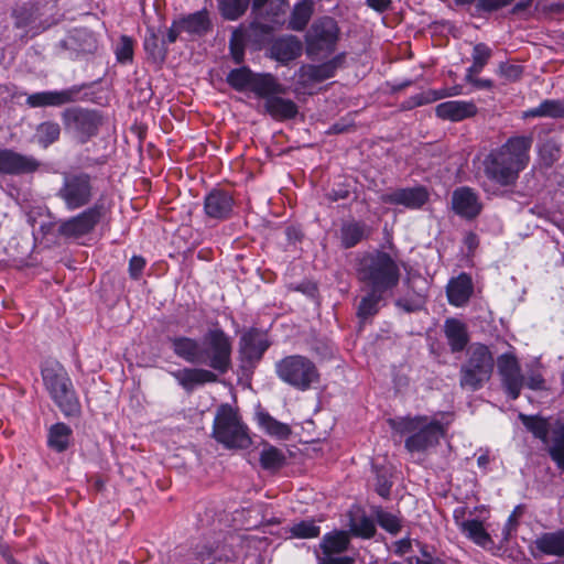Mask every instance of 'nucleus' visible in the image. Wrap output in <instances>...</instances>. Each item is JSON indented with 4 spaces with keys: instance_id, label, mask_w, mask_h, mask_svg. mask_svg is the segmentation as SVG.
Instances as JSON below:
<instances>
[{
    "instance_id": "f3484780",
    "label": "nucleus",
    "mask_w": 564,
    "mask_h": 564,
    "mask_svg": "<svg viewBox=\"0 0 564 564\" xmlns=\"http://www.w3.org/2000/svg\"><path fill=\"white\" fill-rule=\"evenodd\" d=\"M80 90L82 87L73 86L63 90L35 93L28 97L26 104L32 108L61 107L75 102Z\"/></svg>"
},
{
    "instance_id": "412c9836",
    "label": "nucleus",
    "mask_w": 564,
    "mask_h": 564,
    "mask_svg": "<svg viewBox=\"0 0 564 564\" xmlns=\"http://www.w3.org/2000/svg\"><path fill=\"white\" fill-rule=\"evenodd\" d=\"M436 116L443 120L462 121L477 113V107L473 101L449 100L435 108Z\"/></svg>"
},
{
    "instance_id": "13d9d810",
    "label": "nucleus",
    "mask_w": 564,
    "mask_h": 564,
    "mask_svg": "<svg viewBox=\"0 0 564 564\" xmlns=\"http://www.w3.org/2000/svg\"><path fill=\"white\" fill-rule=\"evenodd\" d=\"M491 56V50L484 43H478L473 50V62L485 66Z\"/></svg>"
},
{
    "instance_id": "a18cd8bd",
    "label": "nucleus",
    "mask_w": 564,
    "mask_h": 564,
    "mask_svg": "<svg viewBox=\"0 0 564 564\" xmlns=\"http://www.w3.org/2000/svg\"><path fill=\"white\" fill-rule=\"evenodd\" d=\"M254 74L247 67L236 68L227 75V83L236 90L250 89Z\"/></svg>"
},
{
    "instance_id": "4468645a",
    "label": "nucleus",
    "mask_w": 564,
    "mask_h": 564,
    "mask_svg": "<svg viewBox=\"0 0 564 564\" xmlns=\"http://www.w3.org/2000/svg\"><path fill=\"white\" fill-rule=\"evenodd\" d=\"M452 208L459 217L474 220L480 215L482 203L475 189L462 186L452 193Z\"/></svg>"
},
{
    "instance_id": "338daca9",
    "label": "nucleus",
    "mask_w": 564,
    "mask_h": 564,
    "mask_svg": "<svg viewBox=\"0 0 564 564\" xmlns=\"http://www.w3.org/2000/svg\"><path fill=\"white\" fill-rule=\"evenodd\" d=\"M438 99V96L435 93L420 94L413 97L415 106H422L424 104H429Z\"/></svg>"
},
{
    "instance_id": "f257e3e1",
    "label": "nucleus",
    "mask_w": 564,
    "mask_h": 564,
    "mask_svg": "<svg viewBox=\"0 0 564 564\" xmlns=\"http://www.w3.org/2000/svg\"><path fill=\"white\" fill-rule=\"evenodd\" d=\"M531 137H512L499 149L492 150L484 160V173L488 180L511 186L529 162Z\"/></svg>"
},
{
    "instance_id": "4d7b16f0",
    "label": "nucleus",
    "mask_w": 564,
    "mask_h": 564,
    "mask_svg": "<svg viewBox=\"0 0 564 564\" xmlns=\"http://www.w3.org/2000/svg\"><path fill=\"white\" fill-rule=\"evenodd\" d=\"M513 0H479L476 9L482 12H494L510 6Z\"/></svg>"
},
{
    "instance_id": "1a4fd4ad",
    "label": "nucleus",
    "mask_w": 564,
    "mask_h": 564,
    "mask_svg": "<svg viewBox=\"0 0 564 564\" xmlns=\"http://www.w3.org/2000/svg\"><path fill=\"white\" fill-rule=\"evenodd\" d=\"M55 195L68 210L85 207L94 196L93 178L84 172L64 173L62 185Z\"/></svg>"
},
{
    "instance_id": "4be33fe9",
    "label": "nucleus",
    "mask_w": 564,
    "mask_h": 564,
    "mask_svg": "<svg viewBox=\"0 0 564 564\" xmlns=\"http://www.w3.org/2000/svg\"><path fill=\"white\" fill-rule=\"evenodd\" d=\"M473 292V281L466 273H462L458 276L453 278L446 286V294L449 304L457 307L467 304Z\"/></svg>"
},
{
    "instance_id": "a19ab883",
    "label": "nucleus",
    "mask_w": 564,
    "mask_h": 564,
    "mask_svg": "<svg viewBox=\"0 0 564 564\" xmlns=\"http://www.w3.org/2000/svg\"><path fill=\"white\" fill-rule=\"evenodd\" d=\"M372 514L378 524L390 534H398L402 529V520L397 514L383 510L381 507H372Z\"/></svg>"
},
{
    "instance_id": "7c9ffc66",
    "label": "nucleus",
    "mask_w": 564,
    "mask_h": 564,
    "mask_svg": "<svg viewBox=\"0 0 564 564\" xmlns=\"http://www.w3.org/2000/svg\"><path fill=\"white\" fill-rule=\"evenodd\" d=\"M314 12L313 0H302L292 10L288 28L293 31H303Z\"/></svg>"
},
{
    "instance_id": "39448f33",
    "label": "nucleus",
    "mask_w": 564,
    "mask_h": 564,
    "mask_svg": "<svg viewBox=\"0 0 564 564\" xmlns=\"http://www.w3.org/2000/svg\"><path fill=\"white\" fill-rule=\"evenodd\" d=\"M213 437L227 448L245 449L251 445L248 427L238 411L229 404H221L216 412Z\"/></svg>"
},
{
    "instance_id": "4c0bfd02",
    "label": "nucleus",
    "mask_w": 564,
    "mask_h": 564,
    "mask_svg": "<svg viewBox=\"0 0 564 564\" xmlns=\"http://www.w3.org/2000/svg\"><path fill=\"white\" fill-rule=\"evenodd\" d=\"M460 529L470 540L480 546L486 547L492 543L490 535L479 520L473 519L463 521Z\"/></svg>"
},
{
    "instance_id": "f8f14e48",
    "label": "nucleus",
    "mask_w": 564,
    "mask_h": 564,
    "mask_svg": "<svg viewBox=\"0 0 564 564\" xmlns=\"http://www.w3.org/2000/svg\"><path fill=\"white\" fill-rule=\"evenodd\" d=\"M337 22L330 17L315 21L306 33L307 55H318L322 52H333L338 40Z\"/></svg>"
},
{
    "instance_id": "49530a36",
    "label": "nucleus",
    "mask_w": 564,
    "mask_h": 564,
    "mask_svg": "<svg viewBox=\"0 0 564 564\" xmlns=\"http://www.w3.org/2000/svg\"><path fill=\"white\" fill-rule=\"evenodd\" d=\"M250 44L248 37L242 32V28L236 29L229 41V48L232 59L236 64H241L245 58V47Z\"/></svg>"
},
{
    "instance_id": "774afa93",
    "label": "nucleus",
    "mask_w": 564,
    "mask_h": 564,
    "mask_svg": "<svg viewBox=\"0 0 564 564\" xmlns=\"http://www.w3.org/2000/svg\"><path fill=\"white\" fill-rule=\"evenodd\" d=\"M183 29L180 28V21L174 22L172 26L166 32V41L167 43H174Z\"/></svg>"
},
{
    "instance_id": "e433bc0d",
    "label": "nucleus",
    "mask_w": 564,
    "mask_h": 564,
    "mask_svg": "<svg viewBox=\"0 0 564 564\" xmlns=\"http://www.w3.org/2000/svg\"><path fill=\"white\" fill-rule=\"evenodd\" d=\"M72 430L64 423H56L51 426L48 432V446L61 453L67 449Z\"/></svg>"
},
{
    "instance_id": "8fccbe9b",
    "label": "nucleus",
    "mask_w": 564,
    "mask_h": 564,
    "mask_svg": "<svg viewBox=\"0 0 564 564\" xmlns=\"http://www.w3.org/2000/svg\"><path fill=\"white\" fill-rule=\"evenodd\" d=\"M249 2L250 0H220L219 8L225 19L237 20L246 12Z\"/></svg>"
},
{
    "instance_id": "6e6d98bb",
    "label": "nucleus",
    "mask_w": 564,
    "mask_h": 564,
    "mask_svg": "<svg viewBox=\"0 0 564 564\" xmlns=\"http://www.w3.org/2000/svg\"><path fill=\"white\" fill-rule=\"evenodd\" d=\"M499 73L506 79H508L510 82H516L521 77V75L523 73V68H522V66L517 65V64L501 63L499 65Z\"/></svg>"
},
{
    "instance_id": "ea45409f",
    "label": "nucleus",
    "mask_w": 564,
    "mask_h": 564,
    "mask_svg": "<svg viewBox=\"0 0 564 564\" xmlns=\"http://www.w3.org/2000/svg\"><path fill=\"white\" fill-rule=\"evenodd\" d=\"M242 32L248 37L249 43L259 48L270 40L273 28L269 24L253 22L249 26L242 28Z\"/></svg>"
},
{
    "instance_id": "a878e982",
    "label": "nucleus",
    "mask_w": 564,
    "mask_h": 564,
    "mask_svg": "<svg viewBox=\"0 0 564 564\" xmlns=\"http://www.w3.org/2000/svg\"><path fill=\"white\" fill-rule=\"evenodd\" d=\"M444 333L453 352L463 351L468 341L467 326L457 318H447L444 324Z\"/></svg>"
},
{
    "instance_id": "052dcab7",
    "label": "nucleus",
    "mask_w": 564,
    "mask_h": 564,
    "mask_svg": "<svg viewBox=\"0 0 564 564\" xmlns=\"http://www.w3.org/2000/svg\"><path fill=\"white\" fill-rule=\"evenodd\" d=\"M145 265V261L142 257H132L129 262V273L134 280L139 279Z\"/></svg>"
},
{
    "instance_id": "aec40b11",
    "label": "nucleus",
    "mask_w": 564,
    "mask_h": 564,
    "mask_svg": "<svg viewBox=\"0 0 564 564\" xmlns=\"http://www.w3.org/2000/svg\"><path fill=\"white\" fill-rule=\"evenodd\" d=\"M344 61L343 55H338L330 61H327L319 65L306 64L303 65L299 70V83L302 86H308L314 83H321L328 78H332L337 68Z\"/></svg>"
},
{
    "instance_id": "423d86ee",
    "label": "nucleus",
    "mask_w": 564,
    "mask_h": 564,
    "mask_svg": "<svg viewBox=\"0 0 564 564\" xmlns=\"http://www.w3.org/2000/svg\"><path fill=\"white\" fill-rule=\"evenodd\" d=\"M494 367L495 360L489 348L480 343L473 344L460 368V387L470 391L479 390L490 380Z\"/></svg>"
},
{
    "instance_id": "3c124183",
    "label": "nucleus",
    "mask_w": 564,
    "mask_h": 564,
    "mask_svg": "<svg viewBox=\"0 0 564 564\" xmlns=\"http://www.w3.org/2000/svg\"><path fill=\"white\" fill-rule=\"evenodd\" d=\"M549 455L556 466L564 471V423L555 432L553 444L549 447Z\"/></svg>"
},
{
    "instance_id": "de8ad7c7",
    "label": "nucleus",
    "mask_w": 564,
    "mask_h": 564,
    "mask_svg": "<svg viewBox=\"0 0 564 564\" xmlns=\"http://www.w3.org/2000/svg\"><path fill=\"white\" fill-rule=\"evenodd\" d=\"M365 237V226L351 223L341 227V243L345 248H352Z\"/></svg>"
},
{
    "instance_id": "680f3d73",
    "label": "nucleus",
    "mask_w": 564,
    "mask_h": 564,
    "mask_svg": "<svg viewBox=\"0 0 564 564\" xmlns=\"http://www.w3.org/2000/svg\"><path fill=\"white\" fill-rule=\"evenodd\" d=\"M391 482L387 479L386 476L379 475L377 477L376 491L382 498H388L390 496Z\"/></svg>"
},
{
    "instance_id": "7ed1b4c3",
    "label": "nucleus",
    "mask_w": 564,
    "mask_h": 564,
    "mask_svg": "<svg viewBox=\"0 0 564 564\" xmlns=\"http://www.w3.org/2000/svg\"><path fill=\"white\" fill-rule=\"evenodd\" d=\"M391 427L400 434H410L404 442L410 453H421L435 447L445 435L444 426L438 421L427 422L426 417L390 420Z\"/></svg>"
},
{
    "instance_id": "58836bf2",
    "label": "nucleus",
    "mask_w": 564,
    "mask_h": 564,
    "mask_svg": "<svg viewBox=\"0 0 564 564\" xmlns=\"http://www.w3.org/2000/svg\"><path fill=\"white\" fill-rule=\"evenodd\" d=\"M519 419L528 431H530L534 437L546 443L550 433V422L545 417L520 414Z\"/></svg>"
},
{
    "instance_id": "69168bd1",
    "label": "nucleus",
    "mask_w": 564,
    "mask_h": 564,
    "mask_svg": "<svg viewBox=\"0 0 564 564\" xmlns=\"http://www.w3.org/2000/svg\"><path fill=\"white\" fill-rule=\"evenodd\" d=\"M517 524H518V521H517V509L509 516L508 518V521L506 523V527L503 529V533H505V540H508L511 532L513 530H516L517 528Z\"/></svg>"
},
{
    "instance_id": "ddd939ff",
    "label": "nucleus",
    "mask_w": 564,
    "mask_h": 564,
    "mask_svg": "<svg viewBox=\"0 0 564 564\" xmlns=\"http://www.w3.org/2000/svg\"><path fill=\"white\" fill-rule=\"evenodd\" d=\"M501 384L511 400H517L524 387V376L520 364L512 352H505L497 359Z\"/></svg>"
},
{
    "instance_id": "a211bd4d",
    "label": "nucleus",
    "mask_w": 564,
    "mask_h": 564,
    "mask_svg": "<svg viewBox=\"0 0 564 564\" xmlns=\"http://www.w3.org/2000/svg\"><path fill=\"white\" fill-rule=\"evenodd\" d=\"M234 197L223 189H213L204 199V212L207 217L225 220L234 213Z\"/></svg>"
},
{
    "instance_id": "72a5a7b5",
    "label": "nucleus",
    "mask_w": 564,
    "mask_h": 564,
    "mask_svg": "<svg viewBox=\"0 0 564 564\" xmlns=\"http://www.w3.org/2000/svg\"><path fill=\"white\" fill-rule=\"evenodd\" d=\"M386 292H377L375 289H368L367 295H365L357 310V316L361 321H366L372 317L379 312V303L383 299Z\"/></svg>"
},
{
    "instance_id": "0e129e2a",
    "label": "nucleus",
    "mask_w": 564,
    "mask_h": 564,
    "mask_svg": "<svg viewBox=\"0 0 564 564\" xmlns=\"http://www.w3.org/2000/svg\"><path fill=\"white\" fill-rule=\"evenodd\" d=\"M355 560L350 556H337L334 557L332 555H325V557L319 558L318 564H354Z\"/></svg>"
},
{
    "instance_id": "473e14b6",
    "label": "nucleus",
    "mask_w": 564,
    "mask_h": 564,
    "mask_svg": "<svg viewBox=\"0 0 564 564\" xmlns=\"http://www.w3.org/2000/svg\"><path fill=\"white\" fill-rule=\"evenodd\" d=\"M524 117H550L553 119L564 118V101L558 99H546L538 107L525 111Z\"/></svg>"
},
{
    "instance_id": "cd10ccee",
    "label": "nucleus",
    "mask_w": 564,
    "mask_h": 564,
    "mask_svg": "<svg viewBox=\"0 0 564 564\" xmlns=\"http://www.w3.org/2000/svg\"><path fill=\"white\" fill-rule=\"evenodd\" d=\"M250 90L267 100L274 95H284L286 87L280 84L271 74H254Z\"/></svg>"
},
{
    "instance_id": "2f4dec72",
    "label": "nucleus",
    "mask_w": 564,
    "mask_h": 564,
    "mask_svg": "<svg viewBox=\"0 0 564 564\" xmlns=\"http://www.w3.org/2000/svg\"><path fill=\"white\" fill-rule=\"evenodd\" d=\"M349 533L345 531H335L327 533L322 539L321 549L325 555L338 554L345 552L349 546Z\"/></svg>"
},
{
    "instance_id": "c756f323",
    "label": "nucleus",
    "mask_w": 564,
    "mask_h": 564,
    "mask_svg": "<svg viewBox=\"0 0 564 564\" xmlns=\"http://www.w3.org/2000/svg\"><path fill=\"white\" fill-rule=\"evenodd\" d=\"M174 354L191 364L200 365V344L189 337H174L170 339Z\"/></svg>"
},
{
    "instance_id": "2eb2a0df",
    "label": "nucleus",
    "mask_w": 564,
    "mask_h": 564,
    "mask_svg": "<svg viewBox=\"0 0 564 564\" xmlns=\"http://www.w3.org/2000/svg\"><path fill=\"white\" fill-rule=\"evenodd\" d=\"M40 162L11 149H0V174L21 175L35 172Z\"/></svg>"
},
{
    "instance_id": "bf43d9fd",
    "label": "nucleus",
    "mask_w": 564,
    "mask_h": 564,
    "mask_svg": "<svg viewBox=\"0 0 564 564\" xmlns=\"http://www.w3.org/2000/svg\"><path fill=\"white\" fill-rule=\"evenodd\" d=\"M524 386L531 390L545 389V380L539 371H531L524 377Z\"/></svg>"
},
{
    "instance_id": "0eeeda50",
    "label": "nucleus",
    "mask_w": 564,
    "mask_h": 564,
    "mask_svg": "<svg viewBox=\"0 0 564 564\" xmlns=\"http://www.w3.org/2000/svg\"><path fill=\"white\" fill-rule=\"evenodd\" d=\"M278 377L300 391H306L319 382L316 365L302 355L286 356L275 365Z\"/></svg>"
},
{
    "instance_id": "c03bdc74",
    "label": "nucleus",
    "mask_w": 564,
    "mask_h": 564,
    "mask_svg": "<svg viewBox=\"0 0 564 564\" xmlns=\"http://www.w3.org/2000/svg\"><path fill=\"white\" fill-rule=\"evenodd\" d=\"M144 50L153 62H163L167 53V50L164 46V41L161 42L153 30H149V33L144 39Z\"/></svg>"
},
{
    "instance_id": "6ab92c4d",
    "label": "nucleus",
    "mask_w": 564,
    "mask_h": 564,
    "mask_svg": "<svg viewBox=\"0 0 564 564\" xmlns=\"http://www.w3.org/2000/svg\"><path fill=\"white\" fill-rule=\"evenodd\" d=\"M268 347V341L258 332L252 330L243 334L239 341L242 367H252L262 358Z\"/></svg>"
},
{
    "instance_id": "603ef678",
    "label": "nucleus",
    "mask_w": 564,
    "mask_h": 564,
    "mask_svg": "<svg viewBox=\"0 0 564 564\" xmlns=\"http://www.w3.org/2000/svg\"><path fill=\"white\" fill-rule=\"evenodd\" d=\"M539 153L544 165L551 166L560 159L561 149L555 140L547 139L540 147Z\"/></svg>"
},
{
    "instance_id": "f704fd0d",
    "label": "nucleus",
    "mask_w": 564,
    "mask_h": 564,
    "mask_svg": "<svg viewBox=\"0 0 564 564\" xmlns=\"http://www.w3.org/2000/svg\"><path fill=\"white\" fill-rule=\"evenodd\" d=\"M260 465L263 469L270 471H278L286 464V457L284 453L272 446L265 445L260 453Z\"/></svg>"
},
{
    "instance_id": "393cba45",
    "label": "nucleus",
    "mask_w": 564,
    "mask_h": 564,
    "mask_svg": "<svg viewBox=\"0 0 564 564\" xmlns=\"http://www.w3.org/2000/svg\"><path fill=\"white\" fill-rule=\"evenodd\" d=\"M263 109L265 113L278 121L293 119L299 113L297 105L291 99L281 97V95H274L264 100Z\"/></svg>"
},
{
    "instance_id": "f03ea898",
    "label": "nucleus",
    "mask_w": 564,
    "mask_h": 564,
    "mask_svg": "<svg viewBox=\"0 0 564 564\" xmlns=\"http://www.w3.org/2000/svg\"><path fill=\"white\" fill-rule=\"evenodd\" d=\"M357 276L367 289L388 293L399 284L400 269L389 253L376 250L359 260Z\"/></svg>"
},
{
    "instance_id": "864d4df0",
    "label": "nucleus",
    "mask_w": 564,
    "mask_h": 564,
    "mask_svg": "<svg viewBox=\"0 0 564 564\" xmlns=\"http://www.w3.org/2000/svg\"><path fill=\"white\" fill-rule=\"evenodd\" d=\"M290 532L295 538L310 539L318 536L321 530L319 527L315 525L313 521H301L299 523H295L291 528Z\"/></svg>"
},
{
    "instance_id": "5701e85b",
    "label": "nucleus",
    "mask_w": 564,
    "mask_h": 564,
    "mask_svg": "<svg viewBox=\"0 0 564 564\" xmlns=\"http://www.w3.org/2000/svg\"><path fill=\"white\" fill-rule=\"evenodd\" d=\"M302 51V42L294 35L276 39L270 48L271 57L284 64L299 57Z\"/></svg>"
},
{
    "instance_id": "9b49d317",
    "label": "nucleus",
    "mask_w": 564,
    "mask_h": 564,
    "mask_svg": "<svg viewBox=\"0 0 564 564\" xmlns=\"http://www.w3.org/2000/svg\"><path fill=\"white\" fill-rule=\"evenodd\" d=\"M107 207L102 200H97L84 212L61 223L58 235L66 238H79L90 234L106 216Z\"/></svg>"
},
{
    "instance_id": "37998d69",
    "label": "nucleus",
    "mask_w": 564,
    "mask_h": 564,
    "mask_svg": "<svg viewBox=\"0 0 564 564\" xmlns=\"http://www.w3.org/2000/svg\"><path fill=\"white\" fill-rule=\"evenodd\" d=\"M259 422L267 433L272 436L286 440L291 435V429L288 424L279 422L268 413L260 414Z\"/></svg>"
},
{
    "instance_id": "9d476101",
    "label": "nucleus",
    "mask_w": 564,
    "mask_h": 564,
    "mask_svg": "<svg viewBox=\"0 0 564 564\" xmlns=\"http://www.w3.org/2000/svg\"><path fill=\"white\" fill-rule=\"evenodd\" d=\"M62 120L65 130L72 132L82 143L97 134L101 124V117L96 110L80 107L66 108L62 112Z\"/></svg>"
},
{
    "instance_id": "79ce46f5",
    "label": "nucleus",
    "mask_w": 564,
    "mask_h": 564,
    "mask_svg": "<svg viewBox=\"0 0 564 564\" xmlns=\"http://www.w3.org/2000/svg\"><path fill=\"white\" fill-rule=\"evenodd\" d=\"M349 530L355 536L370 539L376 534V525L371 518L362 514L360 518H355L349 513Z\"/></svg>"
},
{
    "instance_id": "dca6fc26",
    "label": "nucleus",
    "mask_w": 564,
    "mask_h": 564,
    "mask_svg": "<svg viewBox=\"0 0 564 564\" xmlns=\"http://www.w3.org/2000/svg\"><path fill=\"white\" fill-rule=\"evenodd\" d=\"M382 203L402 205L410 209H419L429 200V192L424 186L399 188L380 197Z\"/></svg>"
},
{
    "instance_id": "6e6552de",
    "label": "nucleus",
    "mask_w": 564,
    "mask_h": 564,
    "mask_svg": "<svg viewBox=\"0 0 564 564\" xmlns=\"http://www.w3.org/2000/svg\"><path fill=\"white\" fill-rule=\"evenodd\" d=\"M200 365L224 375L231 367V341L220 328L209 329L200 344Z\"/></svg>"
},
{
    "instance_id": "e2e57ef3",
    "label": "nucleus",
    "mask_w": 564,
    "mask_h": 564,
    "mask_svg": "<svg viewBox=\"0 0 564 564\" xmlns=\"http://www.w3.org/2000/svg\"><path fill=\"white\" fill-rule=\"evenodd\" d=\"M349 195V189L346 186H340L338 188H333L330 192H328L326 197L330 202H338L340 199H347Z\"/></svg>"
},
{
    "instance_id": "c85d7f7f",
    "label": "nucleus",
    "mask_w": 564,
    "mask_h": 564,
    "mask_svg": "<svg viewBox=\"0 0 564 564\" xmlns=\"http://www.w3.org/2000/svg\"><path fill=\"white\" fill-rule=\"evenodd\" d=\"M425 284V280L419 272L408 271L405 284L414 292L416 300L399 299L397 305L408 313L419 311L423 304L425 289L416 284Z\"/></svg>"
},
{
    "instance_id": "09e8293b",
    "label": "nucleus",
    "mask_w": 564,
    "mask_h": 564,
    "mask_svg": "<svg viewBox=\"0 0 564 564\" xmlns=\"http://www.w3.org/2000/svg\"><path fill=\"white\" fill-rule=\"evenodd\" d=\"M61 134V128L58 123L53 121H46L41 123L36 129L37 141L44 148L54 143Z\"/></svg>"
},
{
    "instance_id": "5fc2aeb1",
    "label": "nucleus",
    "mask_w": 564,
    "mask_h": 564,
    "mask_svg": "<svg viewBox=\"0 0 564 564\" xmlns=\"http://www.w3.org/2000/svg\"><path fill=\"white\" fill-rule=\"evenodd\" d=\"M116 56L120 63H128L132 61L133 41L129 36L122 35L120 37V42L116 48Z\"/></svg>"
},
{
    "instance_id": "b1692460",
    "label": "nucleus",
    "mask_w": 564,
    "mask_h": 564,
    "mask_svg": "<svg viewBox=\"0 0 564 564\" xmlns=\"http://www.w3.org/2000/svg\"><path fill=\"white\" fill-rule=\"evenodd\" d=\"M172 375L187 391L193 390L196 386L216 382L218 380L214 371L203 368H184L172 372Z\"/></svg>"
},
{
    "instance_id": "bb28decb",
    "label": "nucleus",
    "mask_w": 564,
    "mask_h": 564,
    "mask_svg": "<svg viewBox=\"0 0 564 564\" xmlns=\"http://www.w3.org/2000/svg\"><path fill=\"white\" fill-rule=\"evenodd\" d=\"M535 550L544 555L564 557V528L545 532L534 541Z\"/></svg>"
},
{
    "instance_id": "c9c22d12",
    "label": "nucleus",
    "mask_w": 564,
    "mask_h": 564,
    "mask_svg": "<svg viewBox=\"0 0 564 564\" xmlns=\"http://www.w3.org/2000/svg\"><path fill=\"white\" fill-rule=\"evenodd\" d=\"M180 28L192 34H204L210 28L206 11H198L180 20Z\"/></svg>"
},
{
    "instance_id": "20e7f679",
    "label": "nucleus",
    "mask_w": 564,
    "mask_h": 564,
    "mask_svg": "<svg viewBox=\"0 0 564 564\" xmlns=\"http://www.w3.org/2000/svg\"><path fill=\"white\" fill-rule=\"evenodd\" d=\"M42 377L51 398L63 414L78 416L82 406L64 367L57 362L48 365L42 369Z\"/></svg>"
}]
</instances>
